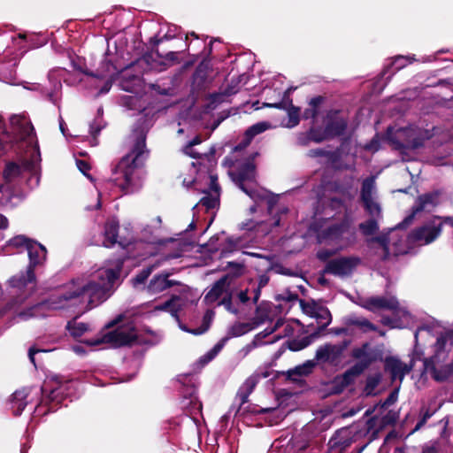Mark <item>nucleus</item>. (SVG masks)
<instances>
[{
	"mask_svg": "<svg viewBox=\"0 0 453 453\" xmlns=\"http://www.w3.org/2000/svg\"><path fill=\"white\" fill-rule=\"evenodd\" d=\"M210 184H211V191L205 192V196L200 200V202L194 207H197L198 205H202L205 207L207 210L213 209L219 204V186L217 182V177L214 175H210Z\"/></svg>",
	"mask_w": 453,
	"mask_h": 453,
	"instance_id": "nucleus-24",
	"label": "nucleus"
},
{
	"mask_svg": "<svg viewBox=\"0 0 453 453\" xmlns=\"http://www.w3.org/2000/svg\"><path fill=\"white\" fill-rule=\"evenodd\" d=\"M123 265V259L114 260L108 267L100 268L88 276L77 278L67 283L64 290L47 301L18 312L21 320L45 317L50 311L68 309L87 304L96 307L111 295Z\"/></svg>",
	"mask_w": 453,
	"mask_h": 453,
	"instance_id": "nucleus-1",
	"label": "nucleus"
},
{
	"mask_svg": "<svg viewBox=\"0 0 453 453\" xmlns=\"http://www.w3.org/2000/svg\"><path fill=\"white\" fill-rule=\"evenodd\" d=\"M25 173L30 175V181L34 180L35 185L38 184L39 177L37 175V165L35 162L26 160L23 161L21 165L12 162L6 165L4 171V179L6 182L3 185L4 187V196H10L11 190L9 183L23 176Z\"/></svg>",
	"mask_w": 453,
	"mask_h": 453,
	"instance_id": "nucleus-14",
	"label": "nucleus"
},
{
	"mask_svg": "<svg viewBox=\"0 0 453 453\" xmlns=\"http://www.w3.org/2000/svg\"><path fill=\"white\" fill-rule=\"evenodd\" d=\"M29 265L25 273L11 278L8 281V295L12 299V307L22 303L35 289V268L46 259L47 250L43 245L33 241L27 250Z\"/></svg>",
	"mask_w": 453,
	"mask_h": 453,
	"instance_id": "nucleus-3",
	"label": "nucleus"
},
{
	"mask_svg": "<svg viewBox=\"0 0 453 453\" xmlns=\"http://www.w3.org/2000/svg\"><path fill=\"white\" fill-rule=\"evenodd\" d=\"M380 380H381V376L380 374H375L373 376H370L367 379L366 385L365 388V391L366 395L374 394V390L380 384Z\"/></svg>",
	"mask_w": 453,
	"mask_h": 453,
	"instance_id": "nucleus-43",
	"label": "nucleus"
},
{
	"mask_svg": "<svg viewBox=\"0 0 453 453\" xmlns=\"http://www.w3.org/2000/svg\"><path fill=\"white\" fill-rule=\"evenodd\" d=\"M238 298L242 303H245L250 299L247 291H241L238 295Z\"/></svg>",
	"mask_w": 453,
	"mask_h": 453,
	"instance_id": "nucleus-61",
	"label": "nucleus"
},
{
	"mask_svg": "<svg viewBox=\"0 0 453 453\" xmlns=\"http://www.w3.org/2000/svg\"><path fill=\"white\" fill-rule=\"evenodd\" d=\"M269 281V278L266 275H261L259 277V286L258 288L256 289V293L254 295V301L256 302L258 299L260 290L259 288L265 286Z\"/></svg>",
	"mask_w": 453,
	"mask_h": 453,
	"instance_id": "nucleus-52",
	"label": "nucleus"
},
{
	"mask_svg": "<svg viewBox=\"0 0 453 453\" xmlns=\"http://www.w3.org/2000/svg\"><path fill=\"white\" fill-rule=\"evenodd\" d=\"M339 250H337V247H335L334 250L323 249L318 251L317 257L319 260L326 261Z\"/></svg>",
	"mask_w": 453,
	"mask_h": 453,
	"instance_id": "nucleus-49",
	"label": "nucleus"
},
{
	"mask_svg": "<svg viewBox=\"0 0 453 453\" xmlns=\"http://www.w3.org/2000/svg\"><path fill=\"white\" fill-rule=\"evenodd\" d=\"M257 153L249 155L243 162H236L229 175L236 186L256 203L265 201L270 212L273 211V198L270 193L257 183L256 166L253 163Z\"/></svg>",
	"mask_w": 453,
	"mask_h": 453,
	"instance_id": "nucleus-4",
	"label": "nucleus"
},
{
	"mask_svg": "<svg viewBox=\"0 0 453 453\" xmlns=\"http://www.w3.org/2000/svg\"><path fill=\"white\" fill-rule=\"evenodd\" d=\"M181 300L179 297H173L172 299L165 302L161 305H157L154 307V311H165L171 313L173 317L178 319V311L180 307Z\"/></svg>",
	"mask_w": 453,
	"mask_h": 453,
	"instance_id": "nucleus-32",
	"label": "nucleus"
},
{
	"mask_svg": "<svg viewBox=\"0 0 453 453\" xmlns=\"http://www.w3.org/2000/svg\"><path fill=\"white\" fill-rule=\"evenodd\" d=\"M327 138H329V136L326 134V129L320 130L317 128H311L308 133L300 134L298 135L297 142L299 145L306 146L311 141L319 143Z\"/></svg>",
	"mask_w": 453,
	"mask_h": 453,
	"instance_id": "nucleus-29",
	"label": "nucleus"
},
{
	"mask_svg": "<svg viewBox=\"0 0 453 453\" xmlns=\"http://www.w3.org/2000/svg\"><path fill=\"white\" fill-rule=\"evenodd\" d=\"M160 264V262H157V264L142 270L135 277L132 279L133 286L134 288H140L141 286L144 285L152 271L158 267Z\"/></svg>",
	"mask_w": 453,
	"mask_h": 453,
	"instance_id": "nucleus-35",
	"label": "nucleus"
},
{
	"mask_svg": "<svg viewBox=\"0 0 453 453\" xmlns=\"http://www.w3.org/2000/svg\"><path fill=\"white\" fill-rule=\"evenodd\" d=\"M175 284L176 282L168 280L167 274H157L150 280V283L147 286V290L150 294H158L170 288Z\"/></svg>",
	"mask_w": 453,
	"mask_h": 453,
	"instance_id": "nucleus-27",
	"label": "nucleus"
},
{
	"mask_svg": "<svg viewBox=\"0 0 453 453\" xmlns=\"http://www.w3.org/2000/svg\"><path fill=\"white\" fill-rule=\"evenodd\" d=\"M315 318L323 327L326 326L331 322V314L327 308L320 305L316 311Z\"/></svg>",
	"mask_w": 453,
	"mask_h": 453,
	"instance_id": "nucleus-37",
	"label": "nucleus"
},
{
	"mask_svg": "<svg viewBox=\"0 0 453 453\" xmlns=\"http://www.w3.org/2000/svg\"><path fill=\"white\" fill-rule=\"evenodd\" d=\"M180 403L181 407L190 415L198 414L202 409V403L199 402L196 395V388L193 387L188 388L183 393V399Z\"/></svg>",
	"mask_w": 453,
	"mask_h": 453,
	"instance_id": "nucleus-25",
	"label": "nucleus"
},
{
	"mask_svg": "<svg viewBox=\"0 0 453 453\" xmlns=\"http://www.w3.org/2000/svg\"><path fill=\"white\" fill-rule=\"evenodd\" d=\"M232 280L233 278L229 275L219 280L205 295L204 301L209 304L218 302L219 304H224L229 310L231 304L229 287Z\"/></svg>",
	"mask_w": 453,
	"mask_h": 453,
	"instance_id": "nucleus-18",
	"label": "nucleus"
},
{
	"mask_svg": "<svg viewBox=\"0 0 453 453\" xmlns=\"http://www.w3.org/2000/svg\"><path fill=\"white\" fill-rule=\"evenodd\" d=\"M348 342L341 343H325L319 346L315 353L313 360H309L303 365L296 366L294 372L305 375L310 373L315 365L321 366L339 367L344 359V351L348 346Z\"/></svg>",
	"mask_w": 453,
	"mask_h": 453,
	"instance_id": "nucleus-7",
	"label": "nucleus"
},
{
	"mask_svg": "<svg viewBox=\"0 0 453 453\" xmlns=\"http://www.w3.org/2000/svg\"><path fill=\"white\" fill-rule=\"evenodd\" d=\"M131 139L133 145L130 152L123 157L112 170V180L126 192L131 190L135 170L142 165L149 153L146 150V133L143 128L134 130Z\"/></svg>",
	"mask_w": 453,
	"mask_h": 453,
	"instance_id": "nucleus-2",
	"label": "nucleus"
},
{
	"mask_svg": "<svg viewBox=\"0 0 453 453\" xmlns=\"http://www.w3.org/2000/svg\"><path fill=\"white\" fill-rule=\"evenodd\" d=\"M365 149L372 152H375L380 149V142L374 137L369 143L365 144Z\"/></svg>",
	"mask_w": 453,
	"mask_h": 453,
	"instance_id": "nucleus-53",
	"label": "nucleus"
},
{
	"mask_svg": "<svg viewBox=\"0 0 453 453\" xmlns=\"http://www.w3.org/2000/svg\"><path fill=\"white\" fill-rule=\"evenodd\" d=\"M111 88V81H106L105 84L104 85V87L101 88L100 90V94H106L107 92L110 91Z\"/></svg>",
	"mask_w": 453,
	"mask_h": 453,
	"instance_id": "nucleus-62",
	"label": "nucleus"
},
{
	"mask_svg": "<svg viewBox=\"0 0 453 453\" xmlns=\"http://www.w3.org/2000/svg\"><path fill=\"white\" fill-rule=\"evenodd\" d=\"M321 97L312 98L310 102V107L303 112L304 119H314L318 115V107L320 104Z\"/></svg>",
	"mask_w": 453,
	"mask_h": 453,
	"instance_id": "nucleus-41",
	"label": "nucleus"
},
{
	"mask_svg": "<svg viewBox=\"0 0 453 453\" xmlns=\"http://www.w3.org/2000/svg\"><path fill=\"white\" fill-rule=\"evenodd\" d=\"M360 263L361 259L356 256L341 257L328 261L325 272L340 277L349 276Z\"/></svg>",
	"mask_w": 453,
	"mask_h": 453,
	"instance_id": "nucleus-19",
	"label": "nucleus"
},
{
	"mask_svg": "<svg viewBox=\"0 0 453 453\" xmlns=\"http://www.w3.org/2000/svg\"><path fill=\"white\" fill-rule=\"evenodd\" d=\"M325 154H326V151L322 149L311 150L308 152V156L311 157H317L324 156Z\"/></svg>",
	"mask_w": 453,
	"mask_h": 453,
	"instance_id": "nucleus-55",
	"label": "nucleus"
},
{
	"mask_svg": "<svg viewBox=\"0 0 453 453\" xmlns=\"http://www.w3.org/2000/svg\"><path fill=\"white\" fill-rule=\"evenodd\" d=\"M242 229L254 231L256 233L257 237L264 236L267 234L270 231L268 224L266 222L254 223L251 220L246 223H242Z\"/></svg>",
	"mask_w": 453,
	"mask_h": 453,
	"instance_id": "nucleus-34",
	"label": "nucleus"
},
{
	"mask_svg": "<svg viewBox=\"0 0 453 453\" xmlns=\"http://www.w3.org/2000/svg\"><path fill=\"white\" fill-rule=\"evenodd\" d=\"M270 128H272V125H271V123H269L267 121H261V122L252 125L245 133V140L234 148L233 157H236L237 156L235 154H237L238 152L244 150L250 143L251 140L256 135H257Z\"/></svg>",
	"mask_w": 453,
	"mask_h": 453,
	"instance_id": "nucleus-23",
	"label": "nucleus"
},
{
	"mask_svg": "<svg viewBox=\"0 0 453 453\" xmlns=\"http://www.w3.org/2000/svg\"><path fill=\"white\" fill-rule=\"evenodd\" d=\"M225 340L218 342L211 350H209L205 355L201 357L199 362L203 364V365L208 364L211 361L222 349L224 346Z\"/></svg>",
	"mask_w": 453,
	"mask_h": 453,
	"instance_id": "nucleus-40",
	"label": "nucleus"
},
{
	"mask_svg": "<svg viewBox=\"0 0 453 453\" xmlns=\"http://www.w3.org/2000/svg\"><path fill=\"white\" fill-rule=\"evenodd\" d=\"M300 306H301L303 313L313 318L316 314L317 310L320 306V304L315 303L314 301L305 302V301L301 300Z\"/></svg>",
	"mask_w": 453,
	"mask_h": 453,
	"instance_id": "nucleus-42",
	"label": "nucleus"
},
{
	"mask_svg": "<svg viewBox=\"0 0 453 453\" xmlns=\"http://www.w3.org/2000/svg\"><path fill=\"white\" fill-rule=\"evenodd\" d=\"M27 391L26 389H19L15 391L11 398L12 409L14 415H20L22 411L27 406Z\"/></svg>",
	"mask_w": 453,
	"mask_h": 453,
	"instance_id": "nucleus-31",
	"label": "nucleus"
},
{
	"mask_svg": "<svg viewBox=\"0 0 453 453\" xmlns=\"http://www.w3.org/2000/svg\"><path fill=\"white\" fill-rule=\"evenodd\" d=\"M266 106L274 107L279 109H288V120L286 124L287 127H294L298 125L299 119V110L292 105V101L289 98V89H286L283 92V96L279 102L273 104H266Z\"/></svg>",
	"mask_w": 453,
	"mask_h": 453,
	"instance_id": "nucleus-21",
	"label": "nucleus"
},
{
	"mask_svg": "<svg viewBox=\"0 0 453 453\" xmlns=\"http://www.w3.org/2000/svg\"><path fill=\"white\" fill-rule=\"evenodd\" d=\"M135 337L136 334L132 326H123L111 332L104 333L93 339L85 340L83 343L88 347H96L103 343H110L112 346L118 347L130 344L135 340Z\"/></svg>",
	"mask_w": 453,
	"mask_h": 453,
	"instance_id": "nucleus-13",
	"label": "nucleus"
},
{
	"mask_svg": "<svg viewBox=\"0 0 453 453\" xmlns=\"http://www.w3.org/2000/svg\"><path fill=\"white\" fill-rule=\"evenodd\" d=\"M213 318H214V311H211V310H208L204 313V315H203L202 326H199L198 328L194 329V330H188L186 327V326H183L181 324H180V327L183 331L189 332V333H192V334H196V335L202 334H203L204 332H206L208 330V328L210 327V325H211Z\"/></svg>",
	"mask_w": 453,
	"mask_h": 453,
	"instance_id": "nucleus-33",
	"label": "nucleus"
},
{
	"mask_svg": "<svg viewBox=\"0 0 453 453\" xmlns=\"http://www.w3.org/2000/svg\"><path fill=\"white\" fill-rule=\"evenodd\" d=\"M443 225H446V217H434L423 226L412 231L410 237L412 242L418 244H429L441 234Z\"/></svg>",
	"mask_w": 453,
	"mask_h": 453,
	"instance_id": "nucleus-16",
	"label": "nucleus"
},
{
	"mask_svg": "<svg viewBox=\"0 0 453 453\" xmlns=\"http://www.w3.org/2000/svg\"><path fill=\"white\" fill-rule=\"evenodd\" d=\"M165 58L167 61L171 63H174L177 61V53L174 51H171L166 54Z\"/></svg>",
	"mask_w": 453,
	"mask_h": 453,
	"instance_id": "nucleus-59",
	"label": "nucleus"
},
{
	"mask_svg": "<svg viewBox=\"0 0 453 453\" xmlns=\"http://www.w3.org/2000/svg\"><path fill=\"white\" fill-rule=\"evenodd\" d=\"M293 330L288 324L283 321H278L272 328H266L263 332L257 334L251 344L246 347L248 353L250 349L262 344L273 343L283 336L292 334Z\"/></svg>",
	"mask_w": 453,
	"mask_h": 453,
	"instance_id": "nucleus-17",
	"label": "nucleus"
},
{
	"mask_svg": "<svg viewBox=\"0 0 453 453\" xmlns=\"http://www.w3.org/2000/svg\"><path fill=\"white\" fill-rule=\"evenodd\" d=\"M201 138L196 136L195 137L188 145H190L191 147H194L195 145H197L201 143Z\"/></svg>",
	"mask_w": 453,
	"mask_h": 453,
	"instance_id": "nucleus-64",
	"label": "nucleus"
},
{
	"mask_svg": "<svg viewBox=\"0 0 453 453\" xmlns=\"http://www.w3.org/2000/svg\"><path fill=\"white\" fill-rule=\"evenodd\" d=\"M434 134L428 129H423L415 126L401 128L396 131L399 139V146L407 149H418L423 145L425 140L439 134V128H433Z\"/></svg>",
	"mask_w": 453,
	"mask_h": 453,
	"instance_id": "nucleus-15",
	"label": "nucleus"
},
{
	"mask_svg": "<svg viewBox=\"0 0 453 453\" xmlns=\"http://www.w3.org/2000/svg\"><path fill=\"white\" fill-rule=\"evenodd\" d=\"M375 179L370 177L363 181L361 200L370 219L359 224V229L364 235H372L379 230V220L381 219V208L376 200Z\"/></svg>",
	"mask_w": 453,
	"mask_h": 453,
	"instance_id": "nucleus-8",
	"label": "nucleus"
},
{
	"mask_svg": "<svg viewBox=\"0 0 453 453\" xmlns=\"http://www.w3.org/2000/svg\"><path fill=\"white\" fill-rule=\"evenodd\" d=\"M399 388H396L385 400L383 406L389 407L397 401Z\"/></svg>",
	"mask_w": 453,
	"mask_h": 453,
	"instance_id": "nucleus-50",
	"label": "nucleus"
},
{
	"mask_svg": "<svg viewBox=\"0 0 453 453\" xmlns=\"http://www.w3.org/2000/svg\"><path fill=\"white\" fill-rule=\"evenodd\" d=\"M354 372L352 371H348L343 375V381L345 383H349Z\"/></svg>",
	"mask_w": 453,
	"mask_h": 453,
	"instance_id": "nucleus-63",
	"label": "nucleus"
},
{
	"mask_svg": "<svg viewBox=\"0 0 453 453\" xmlns=\"http://www.w3.org/2000/svg\"><path fill=\"white\" fill-rule=\"evenodd\" d=\"M441 196V194L439 191H434L419 196L412 207L411 213L404 219L402 225L407 226L411 224L414 217L421 211H430L433 210L440 203Z\"/></svg>",
	"mask_w": 453,
	"mask_h": 453,
	"instance_id": "nucleus-20",
	"label": "nucleus"
},
{
	"mask_svg": "<svg viewBox=\"0 0 453 453\" xmlns=\"http://www.w3.org/2000/svg\"><path fill=\"white\" fill-rule=\"evenodd\" d=\"M33 241V239H30L23 234L16 235L6 242L4 250L5 253H9L11 251H16L19 253L24 250L27 251L28 246H30Z\"/></svg>",
	"mask_w": 453,
	"mask_h": 453,
	"instance_id": "nucleus-28",
	"label": "nucleus"
},
{
	"mask_svg": "<svg viewBox=\"0 0 453 453\" xmlns=\"http://www.w3.org/2000/svg\"><path fill=\"white\" fill-rule=\"evenodd\" d=\"M119 229V222L114 219H109L104 227V240L103 242V245L104 247H111L117 242V234Z\"/></svg>",
	"mask_w": 453,
	"mask_h": 453,
	"instance_id": "nucleus-30",
	"label": "nucleus"
},
{
	"mask_svg": "<svg viewBox=\"0 0 453 453\" xmlns=\"http://www.w3.org/2000/svg\"><path fill=\"white\" fill-rule=\"evenodd\" d=\"M41 351H42L41 349H35L33 348L29 349L28 357H29L31 363H33L35 365V353H38Z\"/></svg>",
	"mask_w": 453,
	"mask_h": 453,
	"instance_id": "nucleus-60",
	"label": "nucleus"
},
{
	"mask_svg": "<svg viewBox=\"0 0 453 453\" xmlns=\"http://www.w3.org/2000/svg\"><path fill=\"white\" fill-rule=\"evenodd\" d=\"M64 386H60L53 390L50 391L49 395V398L51 402H56L57 403H59L62 401V394L64 392Z\"/></svg>",
	"mask_w": 453,
	"mask_h": 453,
	"instance_id": "nucleus-48",
	"label": "nucleus"
},
{
	"mask_svg": "<svg viewBox=\"0 0 453 453\" xmlns=\"http://www.w3.org/2000/svg\"><path fill=\"white\" fill-rule=\"evenodd\" d=\"M424 329L420 328L415 333V346L411 354L410 365L403 363L396 357H388L385 361V370L390 373L392 380H399L400 383L404 376L410 372L411 369H415L419 372L421 378L426 379L428 375L422 376V361L424 358V350L418 342V336Z\"/></svg>",
	"mask_w": 453,
	"mask_h": 453,
	"instance_id": "nucleus-11",
	"label": "nucleus"
},
{
	"mask_svg": "<svg viewBox=\"0 0 453 453\" xmlns=\"http://www.w3.org/2000/svg\"><path fill=\"white\" fill-rule=\"evenodd\" d=\"M431 413L426 411L425 414L423 415L422 419L417 424L414 431L418 430L426 422V420L431 418Z\"/></svg>",
	"mask_w": 453,
	"mask_h": 453,
	"instance_id": "nucleus-57",
	"label": "nucleus"
},
{
	"mask_svg": "<svg viewBox=\"0 0 453 453\" xmlns=\"http://www.w3.org/2000/svg\"><path fill=\"white\" fill-rule=\"evenodd\" d=\"M400 227L401 225L397 228L391 229L387 235H381L371 241L378 243L379 249L381 250L380 256L383 259L388 258L391 255L398 256L406 252L405 236L401 233Z\"/></svg>",
	"mask_w": 453,
	"mask_h": 453,
	"instance_id": "nucleus-12",
	"label": "nucleus"
},
{
	"mask_svg": "<svg viewBox=\"0 0 453 453\" xmlns=\"http://www.w3.org/2000/svg\"><path fill=\"white\" fill-rule=\"evenodd\" d=\"M453 347V330L441 333L434 344V355L422 361L421 375H429L437 381L447 380L453 373V360L447 363Z\"/></svg>",
	"mask_w": 453,
	"mask_h": 453,
	"instance_id": "nucleus-5",
	"label": "nucleus"
},
{
	"mask_svg": "<svg viewBox=\"0 0 453 453\" xmlns=\"http://www.w3.org/2000/svg\"><path fill=\"white\" fill-rule=\"evenodd\" d=\"M12 134L4 133L0 136V153L11 150L14 142L21 141L33 144L35 140L34 127L25 113L14 114L10 118Z\"/></svg>",
	"mask_w": 453,
	"mask_h": 453,
	"instance_id": "nucleus-9",
	"label": "nucleus"
},
{
	"mask_svg": "<svg viewBox=\"0 0 453 453\" xmlns=\"http://www.w3.org/2000/svg\"><path fill=\"white\" fill-rule=\"evenodd\" d=\"M4 186H0V204L6 205L11 202V196H4ZM8 226V219L0 214V229H5Z\"/></svg>",
	"mask_w": 453,
	"mask_h": 453,
	"instance_id": "nucleus-46",
	"label": "nucleus"
},
{
	"mask_svg": "<svg viewBox=\"0 0 453 453\" xmlns=\"http://www.w3.org/2000/svg\"><path fill=\"white\" fill-rule=\"evenodd\" d=\"M262 412L270 411L273 414V419L269 421L270 426L277 425L280 421H281L284 418L282 412L279 409H262Z\"/></svg>",
	"mask_w": 453,
	"mask_h": 453,
	"instance_id": "nucleus-47",
	"label": "nucleus"
},
{
	"mask_svg": "<svg viewBox=\"0 0 453 453\" xmlns=\"http://www.w3.org/2000/svg\"><path fill=\"white\" fill-rule=\"evenodd\" d=\"M225 340L218 342L211 350H209L205 355L201 357L199 362L203 364V365L208 364L211 361L222 349L224 346Z\"/></svg>",
	"mask_w": 453,
	"mask_h": 453,
	"instance_id": "nucleus-39",
	"label": "nucleus"
},
{
	"mask_svg": "<svg viewBox=\"0 0 453 453\" xmlns=\"http://www.w3.org/2000/svg\"><path fill=\"white\" fill-rule=\"evenodd\" d=\"M257 383V379L256 376L250 377L244 383V387L249 389V393L252 391Z\"/></svg>",
	"mask_w": 453,
	"mask_h": 453,
	"instance_id": "nucleus-54",
	"label": "nucleus"
},
{
	"mask_svg": "<svg viewBox=\"0 0 453 453\" xmlns=\"http://www.w3.org/2000/svg\"><path fill=\"white\" fill-rule=\"evenodd\" d=\"M76 165L78 169L88 178H90V176L88 173V171L90 169L89 165L84 161V160H76Z\"/></svg>",
	"mask_w": 453,
	"mask_h": 453,
	"instance_id": "nucleus-51",
	"label": "nucleus"
},
{
	"mask_svg": "<svg viewBox=\"0 0 453 453\" xmlns=\"http://www.w3.org/2000/svg\"><path fill=\"white\" fill-rule=\"evenodd\" d=\"M69 333L75 338H78L83 335L87 331H88V326L82 322H77L75 320L71 321L66 326Z\"/></svg>",
	"mask_w": 453,
	"mask_h": 453,
	"instance_id": "nucleus-36",
	"label": "nucleus"
},
{
	"mask_svg": "<svg viewBox=\"0 0 453 453\" xmlns=\"http://www.w3.org/2000/svg\"><path fill=\"white\" fill-rule=\"evenodd\" d=\"M328 122L326 127V133L329 137L341 135L346 127L347 121L339 116L338 112H331L327 115Z\"/></svg>",
	"mask_w": 453,
	"mask_h": 453,
	"instance_id": "nucleus-26",
	"label": "nucleus"
},
{
	"mask_svg": "<svg viewBox=\"0 0 453 453\" xmlns=\"http://www.w3.org/2000/svg\"><path fill=\"white\" fill-rule=\"evenodd\" d=\"M350 324L359 327L363 332L377 331V327L368 319L355 318L349 320Z\"/></svg>",
	"mask_w": 453,
	"mask_h": 453,
	"instance_id": "nucleus-38",
	"label": "nucleus"
},
{
	"mask_svg": "<svg viewBox=\"0 0 453 453\" xmlns=\"http://www.w3.org/2000/svg\"><path fill=\"white\" fill-rule=\"evenodd\" d=\"M72 349L78 355H84L86 353V350L82 345H73Z\"/></svg>",
	"mask_w": 453,
	"mask_h": 453,
	"instance_id": "nucleus-58",
	"label": "nucleus"
},
{
	"mask_svg": "<svg viewBox=\"0 0 453 453\" xmlns=\"http://www.w3.org/2000/svg\"><path fill=\"white\" fill-rule=\"evenodd\" d=\"M358 304L371 311L380 310L393 311L394 317H382L381 323L392 328H403L412 322V317L405 306L400 304L393 296L362 297Z\"/></svg>",
	"mask_w": 453,
	"mask_h": 453,
	"instance_id": "nucleus-6",
	"label": "nucleus"
},
{
	"mask_svg": "<svg viewBox=\"0 0 453 453\" xmlns=\"http://www.w3.org/2000/svg\"><path fill=\"white\" fill-rule=\"evenodd\" d=\"M415 60L413 56H397L394 58L392 65L398 71Z\"/></svg>",
	"mask_w": 453,
	"mask_h": 453,
	"instance_id": "nucleus-45",
	"label": "nucleus"
},
{
	"mask_svg": "<svg viewBox=\"0 0 453 453\" xmlns=\"http://www.w3.org/2000/svg\"><path fill=\"white\" fill-rule=\"evenodd\" d=\"M184 153L191 157H199V154L190 145H187L184 148Z\"/></svg>",
	"mask_w": 453,
	"mask_h": 453,
	"instance_id": "nucleus-56",
	"label": "nucleus"
},
{
	"mask_svg": "<svg viewBox=\"0 0 453 453\" xmlns=\"http://www.w3.org/2000/svg\"><path fill=\"white\" fill-rule=\"evenodd\" d=\"M353 442V433L348 427L338 430L330 439L328 445L330 449L342 452Z\"/></svg>",
	"mask_w": 453,
	"mask_h": 453,
	"instance_id": "nucleus-22",
	"label": "nucleus"
},
{
	"mask_svg": "<svg viewBox=\"0 0 453 453\" xmlns=\"http://www.w3.org/2000/svg\"><path fill=\"white\" fill-rule=\"evenodd\" d=\"M252 328L249 323H236L231 327L230 334L233 336H241L252 330Z\"/></svg>",
	"mask_w": 453,
	"mask_h": 453,
	"instance_id": "nucleus-44",
	"label": "nucleus"
},
{
	"mask_svg": "<svg viewBox=\"0 0 453 453\" xmlns=\"http://www.w3.org/2000/svg\"><path fill=\"white\" fill-rule=\"evenodd\" d=\"M319 243H326L337 247V250H344L353 245L357 241V233L348 219L340 224L326 226L317 235Z\"/></svg>",
	"mask_w": 453,
	"mask_h": 453,
	"instance_id": "nucleus-10",
	"label": "nucleus"
}]
</instances>
